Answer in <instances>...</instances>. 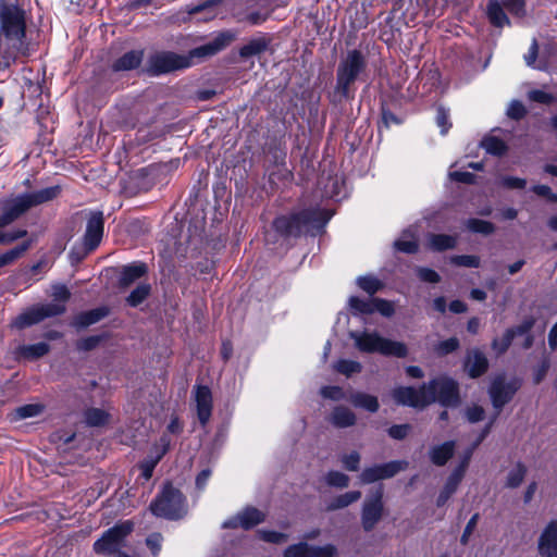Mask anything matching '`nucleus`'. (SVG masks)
Wrapping results in <instances>:
<instances>
[{"instance_id":"nucleus-39","label":"nucleus","mask_w":557,"mask_h":557,"mask_svg":"<svg viewBox=\"0 0 557 557\" xmlns=\"http://www.w3.org/2000/svg\"><path fill=\"white\" fill-rule=\"evenodd\" d=\"M483 148L486 152L494 156H503L507 151L506 144L497 137H488L482 141Z\"/></svg>"},{"instance_id":"nucleus-15","label":"nucleus","mask_w":557,"mask_h":557,"mask_svg":"<svg viewBox=\"0 0 557 557\" xmlns=\"http://www.w3.org/2000/svg\"><path fill=\"white\" fill-rule=\"evenodd\" d=\"M104 218L102 211H90L88 213L86 231L84 235V246L87 252L95 250L103 235Z\"/></svg>"},{"instance_id":"nucleus-56","label":"nucleus","mask_w":557,"mask_h":557,"mask_svg":"<svg viewBox=\"0 0 557 557\" xmlns=\"http://www.w3.org/2000/svg\"><path fill=\"white\" fill-rule=\"evenodd\" d=\"M527 114L524 106L520 101H512L507 110V115L513 120H521Z\"/></svg>"},{"instance_id":"nucleus-22","label":"nucleus","mask_w":557,"mask_h":557,"mask_svg":"<svg viewBox=\"0 0 557 557\" xmlns=\"http://www.w3.org/2000/svg\"><path fill=\"white\" fill-rule=\"evenodd\" d=\"M143 58V50H132L125 52L122 57L113 62L112 70L114 72L135 70L140 65Z\"/></svg>"},{"instance_id":"nucleus-28","label":"nucleus","mask_w":557,"mask_h":557,"mask_svg":"<svg viewBox=\"0 0 557 557\" xmlns=\"http://www.w3.org/2000/svg\"><path fill=\"white\" fill-rule=\"evenodd\" d=\"M487 16L495 27H504L506 25H510V21L505 13L504 8L497 2L492 1L487 5Z\"/></svg>"},{"instance_id":"nucleus-63","label":"nucleus","mask_w":557,"mask_h":557,"mask_svg":"<svg viewBox=\"0 0 557 557\" xmlns=\"http://www.w3.org/2000/svg\"><path fill=\"white\" fill-rule=\"evenodd\" d=\"M321 395L324 398L341 400L344 398V392L339 386H324L321 388Z\"/></svg>"},{"instance_id":"nucleus-9","label":"nucleus","mask_w":557,"mask_h":557,"mask_svg":"<svg viewBox=\"0 0 557 557\" xmlns=\"http://www.w3.org/2000/svg\"><path fill=\"white\" fill-rule=\"evenodd\" d=\"M191 62L186 55L174 52H156L148 59L146 72L151 76L189 67Z\"/></svg>"},{"instance_id":"nucleus-61","label":"nucleus","mask_w":557,"mask_h":557,"mask_svg":"<svg viewBox=\"0 0 557 557\" xmlns=\"http://www.w3.org/2000/svg\"><path fill=\"white\" fill-rule=\"evenodd\" d=\"M532 191L540 197L546 198L550 202H557V194H554L547 185H534Z\"/></svg>"},{"instance_id":"nucleus-40","label":"nucleus","mask_w":557,"mask_h":557,"mask_svg":"<svg viewBox=\"0 0 557 557\" xmlns=\"http://www.w3.org/2000/svg\"><path fill=\"white\" fill-rule=\"evenodd\" d=\"M44 411L40 404H27L15 409V417L20 420L39 416Z\"/></svg>"},{"instance_id":"nucleus-29","label":"nucleus","mask_w":557,"mask_h":557,"mask_svg":"<svg viewBox=\"0 0 557 557\" xmlns=\"http://www.w3.org/2000/svg\"><path fill=\"white\" fill-rule=\"evenodd\" d=\"M461 481L462 480L459 479V475L451 473L449 474L443 490L440 492L437 496V507H442L448 502V499L456 493Z\"/></svg>"},{"instance_id":"nucleus-1","label":"nucleus","mask_w":557,"mask_h":557,"mask_svg":"<svg viewBox=\"0 0 557 557\" xmlns=\"http://www.w3.org/2000/svg\"><path fill=\"white\" fill-rule=\"evenodd\" d=\"M393 398L398 405L424 408L435 401L445 407L459 405L458 384L448 377H437L423 384L420 388L400 386L393 391Z\"/></svg>"},{"instance_id":"nucleus-45","label":"nucleus","mask_w":557,"mask_h":557,"mask_svg":"<svg viewBox=\"0 0 557 557\" xmlns=\"http://www.w3.org/2000/svg\"><path fill=\"white\" fill-rule=\"evenodd\" d=\"M103 339L100 335H92L81 338L76 342L75 346L78 351H90L95 349Z\"/></svg>"},{"instance_id":"nucleus-59","label":"nucleus","mask_w":557,"mask_h":557,"mask_svg":"<svg viewBox=\"0 0 557 557\" xmlns=\"http://www.w3.org/2000/svg\"><path fill=\"white\" fill-rule=\"evenodd\" d=\"M418 276L421 281L428 283H438L441 281V276L432 269L429 268H419L417 270Z\"/></svg>"},{"instance_id":"nucleus-41","label":"nucleus","mask_w":557,"mask_h":557,"mask_svg":"<svg viewBox=\"0 0 557 557\" xmlns=\"http://www.w3.org/2000/svg\"><path fill=\"white\" fill-rule=\"evenodd\" d=\"M513 341V332L506 330L502 338H494L492 342V348L497 352V355H502L507 351Z\"/></svg>"},{"instance_id":"nucleus-60","label":"nucleus","mask_w":557,"mask_h":557,"mask_svg":"<svg viewBox=\"0 0 557 557\" xmlns=\"http://www.w3.org/2000/svg\"><path fill=\"white\" fill-rule=\"evenodd\" d=\"M528 96L530 100L539 103L548 104L554 101V96L543 90H531Z\"/></svg>"},{"instance_id":"nucleus-58","label":"nucleus","mask_w":557,"mask_h":557,"mask_svg":"<svg viewBox=\"0 0 557 557\" xmlns=\"http://www.w3.org/2000/svg\"><path fill=\"white\" fill-rule=\"evenodd\" d=\"M459 347V341L456 337H450L446 341H443L437 346V351L441 355H448L455 351Z\"/></svg>"},{"instance_id":"nucleus-13","label":"nucleus","mask_w":557,"mask_h":557,"mask_svg":"<svg viewBox=\"0 0 557 557\" xmlns=\"http://www.w3.org/2000/svg\"><path fill=\"white\" fill-rule=\"evenodd\" d=\"M237 38V32L235 30H223L219 33L210 42L199 46L189 51L187 57L189 60L194 58L205 59L216 54L218 52L225 49Z\"/></svg>"},{"instance_id":"nucleus-50","label":"nucleus","mask_w":557,"mask_h":557,"mask_svg":"<svg viewBox=\"0 0 557 557\" xmlns=\"http://www.w3.org/2000/svg\"><path fill=\"white\" fill-rule=\"evenodd\" d=\"M500 185L507 189H523L527 181L520 177L504 176L500 178Z\"/></svg>"},{"instance_id":"nucleus-31","label":"nucleus","mask_w":557,"mask_h":557,"mask_svg":"<svg viewBox=\"0 0 557 557\" xmlns=\"http://www.w3.org/2000/svg\"><path fill=\"white\" fill-rule=\"evenodd\" d=\"M50 351V346L47 343L40 342L32 345H24L20 347L22 357L34 360L44 357Z\"/></svg>"},{"instance_id":"nucleus-54","label":"nucleus","mask_w":557,"mask_h":557,"mask_svg":"<svg viewBox=\"0 0 557 557\" xmlns=\"http://www.w3.org/2000/svg\"><path fill=\"white\" fill-rule=\"evenodd\" d=\"M27 235L26 230H16L10 232H0V244H11Z\"/></svg>"},{"instance_id":"nucleus-25","label":"nucleus","mask_w":557,"mask_h":557,"mask_svg":"<svg viewBox=\"0 0 557 557\" xmlns=\"http://www.w3.org/2000/svg\"><path fill=\"white\" fill-rule=\"evenodd\" d=\"M239 516L242 528L245 530H249L265 520V515L255 507H246L239 512Z\"/></svg>"},{"instance_id":"nucleus-35","label":"nucleus","mask_w":557,"mask_h":557,"mask_svg":"<svg viewBox=\"0 0 557 557\" xmlns=\"http://www.w3.org/2000/svg\"><path fill=\"white\" fill-rule=\"evenodd\" d=\"M349 306L355 314H370L374 312L373 299H362L354 296L349 298Z\"/></svg>"},{"instance_id":"nucleus-27","label":"nucleus","mask_w":557,"mask_h":557,"mask_svg":"<svg viewBox=\"0 0 557 557\" xmlns=\"http://www.w3.org/2000/svg\"><path fill=\"white\" fill-rule=\"evenodd\" d=\"M457 237L446 234H430L429 247L434 251H444L455 248Z\"/></svg>"},{"instance_id":"nucleus-20","label":"nucleus","mask_w":557,"mask_h":557,"mask_svg":"<svg viewBox=\"0 0 557 557\" xmlns=\"http://www.w3.org/2000/svg\"><path fill=\"white\" fill-rule=\"evenodd\" d=\"M109 314V309L107 307H99L96 309H91L89 311L82 312L77 314L72 325L78 330L88 327L89 325H92L103 318H106Z\"/></svg>"},{"instance_id":"nucleus-55","label":"nucleus","mask_w":557,"mask_h":557,"mask_svg":"<svg viewBox=\"0 0 557 557\" xmlns=\"http://www.w3.org/2000/svg\"><path fill=\"white\" fill-rule=\"evenodd\" d=\"M342 462L348 471H357L360 463V455L357 451H352L349 455H345L342 458Z\"/></svg>"},{"instance_id":"nucleus-34","label":"nucleus","mask_w":557,"mask_h":557,"mask_svg":"<svg viewBox=\"0 0 557 557\" xmlns=\"http://www.w3.org/2000/svg\"><path fill=\"white\" fill-rule=\"evenodd\" d=\"M527 471L528 469L522 462H517L507 474L506 487L516 488L520 486L525 478Z\"/></svg>"},{"instance_id":"nucleus-47","label":"nucleus","mask_w":557,"mask_h":557,"mask_svg":"<svg viewBox=\"0 0 557 557\" xmlns=\"http://www.w3.org/2000/svg\"><path fill=\"white\" fill-rule=\"evenodd\" d=\"M450 261L458 267L478 268L480 265V258L471 255L454 256Z\"/></svg>"},{"instance_id":"nucleus-2","label":"nucleus","mask_w":557,"mask_h":557,"mask_svg":"<svg viewBox=\"0 0 557 557\" xmlns=\"http://www.w3.org/2000/svg\"><path fill=\"white\" fill-rule=\"evenodd\" d=\"M25 37L24 11L14 5L4 7L0 11V70L10 67L20 55L28 54Z\"/></svg>"},{"instance_id":"nucleus-64","label":"nucleus","mask_w":557,"mask_h":557,"mask_svg":"<svg viewBox=\"0 0 557 557\" xmlns=\"http://www.w3.org/2000/svg\"><path fill=\"white\" fill-rule=\"evenodd\" d=\"M162 540L163 537L160 533H152L146 539V544L154 556L158 555L161 549Z\"/></svg>"},{"instance_id":"nucleus-57","label":"nucleus","mask_w":557,"mask_h":557,"mask_svg":"<svg viewBox=\"0 0 557 557\" xmlns=\"http://www.w3.org/2000/svg\"><path fill=\"white\" fill-rule=\"evenodd\" d=\"M479 518H480L479 513H474L470 518V520L468 521V523H467V525H466V528L463 530V533H462V535L460 537V543L462 545H467L468 544L470 535L472 534V532L476 528Z\"/></svg>"},{"instance_id":"nucleus-12","label":"nucleus","mask_w":557,"mask_h":557,"mask_svg":"<svg viewBox=\"0 0 557 557\" xmlns=\"http://www.w3.org/2000/svg\"><path fill=\"white\" fill-rule=\"evenodd\" d=\"M383 490L379 487L372 495L368 496L361 509V524L366 532L372 531L383 518Z\"/></svg>"},{"instance_id":"nucleus-33","label":"nucleus","mask_w":557,"mask_h":557,"mask_svg":"<svg viewBox=\"0 0 557 557\" xmlns=\"http://www.w3.org/2000/svg\"><path fill=\"white\" fill-rule=\"evenodd\" d=\"M151 292V286L148 283L138 284L135 289L131 292V294L126 298V302L131 307L139 306Z\"/></svg>"},{"instance_id":"nucleus-49","label":"nucleus","mask_w":557,"mask_h":557,"mask_svg":"<svg viewBox=\"0 0 557 557\" xmlns=\"http://www.w3.org/2000/svg\"><path fill=\"white\" fill-rule=\"evenodd\" d=\"M449 113L444 107H438L436 110V124L441 128V134H447L451 124L448 121Z\"/></svg>"},{"instance_id":"nucleus-17","label":"nucleus","mask_w":557,"mask_h":557,"mask_svg":"<svg viewBox=\"0 0 557 557\" xmlns=\"http://www.w3.org/2000/svg\"><path fill=\"white\" fill-rule=\"evenodd\" d=\"M197 417L201 425H206L211 418L212 394L208 386L198 385L195 391Z\"/></svg>"},{"instance_id":"nucleus-36","label":"nucleus","mask_w":557,"mask_h":557,"mask_svg":"<svg viewBox=\"0 0 557 557\" xmlns=\"http://www.w3.org/2000/svg\"><path fill=\"white\" fill-rule=\"evenodd\" d=\"M108 413L99 408H90L85 412V421L89 426H101L108 422Z\"/></svg>"},{"instance_id":"nucleus-48","label":"nucleus","mask_w":557,"mask_h":557,"mask_svg":"<svg viewBox=\"0 0 557 557\" xmlns=\"http://www.w3.org/2000/svg\"><path fill=\"white\" fill-rule=\"evenodd\" d=\"M337 556V548L332 545L327 544L325 546H311L310 555L309 557H336Z\"/></svg>"},{"instance_id":"nucleus-53","label":"nucleus","mask_w":557,"mask_h":557,"mask_svg":"<svg viewBox=\"0 0 557 557\" xmlns=\"http://www.w3.org/2000/svg\"><path fill=\"white\" fill-rule=\"evenodd\" d=\"M395 248L401 252L414 253L418 251V243L414 239H398L394 244Z\"/></svg>"},{"instance_id":"nucleus-5","label":"nucleus","mask_w":557,"mask_h":557,"mask_svg":"<svg viewBox=\"0 0 557 557\" xmlns=\"http://www.w3.org/2000/svg\"><path fill=\"white\" fill-rule=\"evenodd\" d=\"M349 336L354 339L355 346L362 352H379L397 358H405L408 355V348L404 343L384 338L375 332L352 331Z\"/></svg>"},{"instance_id":"nucleus-18","label":"nucleus","mask_w":557,"mask_h":557,"mask_svg":"<svg viewBox=\"0 0 557 557\" xmlns=\"http://www.w3.org/2000/svg\"><path fill=\"white\" fill-rule=\"evenodd\" d=\"M148 272V267L144 262H133L124 265L121 270L119 278V286L127 288L133 285L137 280L141 278Z\"/></svg>"},{"instance_id":"nucleus-11","label":"nucleus","mask_w":557,"mask_h":557,"mask_svg":"<svg viewBox=\"0 0 557 557\" xmlns=\"http://www.w3.org/2000/svg\"><path fill=\"white\" fill-rule=\"evenodd\" d=\"M520 387L521 381L516 377L507 381L504 375H498L493 380L488 394L497 414L513 398Z\"/></svg>"},{"instance_id":"nucleus-42","label":"nucleus","mask_w":557,"mask_h":557,"mask_svg":"<svg viewBox=\"0 0 557 557\" xmlns=\"http://www.w3.org/2000/svg\"><path fill=\"white\" fill-rule=\"evenodd\" d=\"M312 545L306 542L288 546L284 552V557H309Z\"/></svg>"},{"instance_id":"nucleus-26","label":"nucleus","mask_w":557,"mask_h":557,"mask_svg":"<svg viewBox=\"0 0 557 557\" xmlns=\"http://www.w3.org/2000/svg\"><path fill=\"white\" fill-rule=\"evenodd\" d=\"M331 422L337 428H348L355 424V413L343 406H338L333 410Z\"/></svg>"},{"instance_id":"nucleus-44","label":"nucleus","mask_w":557,"mask_h":557,"mask_svg":"<svg viewBox=\"0 0 557 557\" xmlns=\"http://www.w3.org/2000/svg\"><path fill=\"white\" fill-rule=\"evenodd\" d=\"M325 480L329 485L335 486V487L344 488V487H347L349 484L348 475H346L345 473L339 472V471H330L326 474Z\"/></svg>"},{"instance_id":"nucleus-10","label":"nucleus","mask_w":557,"mask_h":557,"mask_svg":"<svg viewBox=\"0 0 557 557\" xmlns=\"http://www.w3.org/2000/svg\"><path fill=\"white\" fill-rule=\"evenodd\" d=\"M65 310V306L60 304L36 305L18 314L13 321V326L22 330L37 324L47 318L61 315Z\"/></svg>"},{"instance_id":"nucleus-62","label":"nucleus","mask_w":557,"mask_h":557,"mask_svg":"<svg viewBox=\"0 0 557 557\" xmlns=\"http://www.w3.org/2000/svg\"><path fill=\"white\" fill-rule=\"evenodd\" d=\"M374 311H379L385 317H391L394 313L393 305L384 299H373Z\"/></svg>"},{"instance_id":"nucleus-52","label":"nucleus","mask_w":557,"mask_h":557,"mask_svg":"<svg viewBox=\"0 0 557 557\" xmlns=\"http://www.w3.org/2000/svg\"><path fill=\"white\" fill-rule=\"evenodd\" d=\"M504 7L513 15L522 17L525 14V4L523 0H508Z\"/></svg>"},{"instance_id":"nucleus-30","label":"nucleus","mask_w":557,"mask_h":557,"mask_svg":"<svg viewBox=\"0 0 557 557\" xmlns=\"http://www.w3.org/2000/svg\"><path fill=\"white\" fill-rule=\"evenodd\" d=\"M349 400L355 407L363 408L370 412H376L379 410V401L375 396L366 393H354L349 397Z\"/></svg>"},{"instance_id":"nucleus-38","label":"nucleus","mask_w":557,"mask_h":557,"mask_svg":"<svg viewBox=\"0 0 557 557\" xmlns=\"http://www.w3.org/2000/svg\"><path fill=\"white\" fill-rule=\"evenodd\" d=\"M29 247L30 242H25L22 245L0 255V268L12 263L14 260L20 258Z\"/></svg>"},{"instance_id":"nucleus-8","label":"nucleus","mask_w":557,"mask_h":557,"mask_svg":"<svg viewBox=\"0 0 557 557\" xmlns=\"http://www.w3.org/2000/svg\"><path fill=\"white\" fill-rule=\"evenodd\" d=\"M134 523L129 520L120 522L107 530L102 536L94 543L97 554L114 555L115 557L125 546L126 537L133 532Z\"/></svg>"},{"instance_id":"nucleus-14","label":"nucleus","mask_w":557,"mask_h":557,"mask_svg":"<svg viewBox=\"0 0 557 557\" xmlns=\"http://www.w3.org/2000/svg\"><path fill=\"white\" fill-rule=\"evenodd\" d=\"M407 465L406 461H389L366 468L360 474V481L363 484H371L380 480L393 478L398 472L405 470Z\"/></svg>"},{"instance_id":"nucleus-51","label":"nucleus","mask_w":557,"mask_h":557,"mask_svg":"<svg viewBox=\"0 0 557 557\" xmlns=\"http://www.w3.org/2000/svg\"><path fill=\"white\" fill-rule=\"evenodd\" d=\"M260 537L269 543L281 544L287 541V535L276 531H259Z\"/></svg>"},{"instance_id":"nucleus-32","label":"nucleus","mask_w":557,"mask_h":557,"mask_svg":"<svg viewBox=\"0 0 557 557\" xmlns=\"http://www.w3.org/2000/svg\"><path fill=\"white\" fill-rule=\"evenodd\" d=\"M361 497V492L351 491L335 497L326 507L329 511L345 508L352 503L357 502Z\"/></svg>"},{"instance_id":"nucleus-3","label":"nucleus","mask_w":557,"mask_h":557,"mask_svg":"<svg viewBox=\"0 0 557 557\" xmlns=\"http://www.w3.org/2000/svg\"><path fill=\"white\" fill-rule=\"evenodd\" d=\"M367 58L357 49L349 50L336 69V85L332 95L334 103L350 100L355 97V83L367 70Z\"/></svg>"},{"instance_id":"nucleus-24","label":"nucleus","mask_w":557,"mask_h":557,"mask_svg":"<svg viewBox=\"0 0 557 557\" xmlns=\"http://www.w3.org/2000/svg\"><path fill=\"white\" fill-rule=\"evenodd\" d=\"M270 41L271 39L264 35L252 38L239 49V55L243 59L258 55L268 49Z\"/></svg>"},{"instance_id":"nucleus-16","label":"nucleus","mask_w":557,"mask_h":557,"mask_svg":"<svg viewBox=\"0 0 557 557\" xmlns=\"http://www.w3.org/2000/svg\"><path fill=\"white\" fill-rule=\"evenodd\" d=\"M537 552L541 557H557V520H550L537 540Z\"/></svg>"},{"instance_id":"nucleus-43","label":"nucleus","mask_w":557,"mask_h":557,"mask_svg":"<svg viewBox=\"0 0 557 557\" xmlns=\"http://www.w3.org/2000/svg\"><path fill=\"white\" fill-rule=\"evenodd\" d=\"M358 286L369 295H373L382 287V283L374 276L368 275L358 278Z\"/></svg>"},{"instance_id":"nucleus-23","label":"nucleus","mask_w":557,"mask_h":557,"mask_svg":"<svg viewBox=\"0 0 557 557\" xmlns=\"http://www.w3.org/2000/svg\"><path fill=\"white\" fill-rule=\"evenodd\" d=\"M223 1L224 0H201L198 4L188 5L186 11L189 16L203 13L205 15L198 21L208 22L216 16L214 9Z\"/></svg>"},{"instance_id":"nucleus-6","label":"nucleus","mask_w":557,"mask_h":557,"mask_svg":"<svg viewBox=\"0 0 557 557\" xmlns=\"http://www.w3.org/2000/svg\"><path fill=\"white\" fill-rule=\"evenodd\" d=\"M149 508L154 516L168 520H180L187 513L185 496L169 483L151 502Z\"/></svg>"},{"instance_id":"nucleus-19","label":"nucleus","mask_w":557,"mask_h":557,"mask_svg":"<svg viewBox=\"0 0 557 557\" xmlns=\"http://www.w3.org/2000/svg\"><path fill=\"white\" fill-rule=\"evenodd\" d=\"M465 366L469 376L479 377L486 372L488 361L482 351L473 349L469 351Z\"/></svg>"},{"instance_id":"nucleus-21","label":"nucleus","mask_w":557,"mask_h":557,"mask_svg":"<svg viewBox=\"0 0 557 557\" xmlns=\"http://www.w3.org/2000/svg\"><path fill=\"white\" fill-rule=\"evenodd\" d=\"M456 443L454 441H447L441 445L433 446L430 451V460L433 465L442 467L454 456Z\"/></svg>"},{"instance_id":"nucleus-46","label":"nucleus","mask_w":557,"mask_h":557,"mask_svg":"<svg viewBox=\"0 0 557 557\" xmlns=\"http://www.w3.org/2000/svg\"><path fill=\"white\" fill-rule=\"evenodd\" d=\"M335 369L337 372L345 374L347 376L351 375L352 373H358L361 371V364L357 361L351 360H339Z\"/></svg>"},{"instance_id":"nucleus-4","label":"nucleus","mask_w":557,"mask_h":557,"mask_svg":"<svg viewBox=\"0 0 557 557\" xmlns=\"http://www.w3.org/2000/svg\"><path fill=\"white\" fill-rule=\"evenodd\" d=\"M331 219V214L319 208H310L281 215L273 221L275 231L285 237H298L304 233L321 231Z\"/></svg>"},{"instance_id":"nucleus-37","label":"nucleus","mask_w":557,"mask_h":557,"mask_svg":"<svg viewBox=\"0 0 557 557\" xmlns=\"http://www.w3.org/2000/svg\"><path fill=\"white\" fill-rule=\"evenodd\" d=\"M466 225L469 231L483 235H490L495 231L493 223L480 219H469Z\"/></svg>"},{"instance_id":"nucleus-7","label":"nucleus","mask_w":557,"mask_h":557,"mask_svg":"<svg viewBox=\"0 0 557 557\" xmlns=\"http://www.w3.org/2000/svg\"><path fill=\"white\" fill-rule=\"evenodd\" d=\"M60 193L59 186H51L38 191L18 195L2 206V214L10 224L17 220L30 208L54 199Z\"/></svg>"}]
</instances>
